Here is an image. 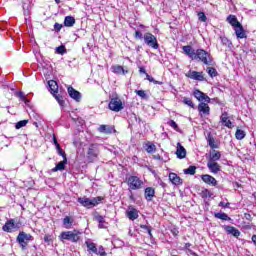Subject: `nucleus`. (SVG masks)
<instances>
[{"instance_id": "nucleus-1", "label": "nucleus", "mask_w": 256, "mask_h": 256, "mask_svg": "<svg viewBox=\"0 0 256 256\" xmlns=\"http://www.w3.org/2000/svg\"><path fill=\"white\" fill-rule=\"evenodd\" d=\"M182 51L189 57V59H192V61H199L200 63H203V65L208 66L213 65V56L203 49H197L195 51L191 45H186L182 47Z\"/></svg>"}, {"instance_id": "nucleus-2", "label": "nucleus", "mask_w": 256, "mask_h": 256, "mask_svg": "<svg viewBox=\"0 0 256 256\" xmlns=\"http://www.w3.org/2000/svg\"><path fill=\"white\" fill-rule=\"evenodd\" d=\"M58 237L62 243H65V241H70V243H79V240L81 239V231L77 229L72 231H63Z\"/></svg>"}, {"instance_id": "nucleus-3", "label": "nucleus", "mask_w": 256, "mask_h": 256, "mask_svg": "<svg viewBox=\"0 0 256 256\" xmlns=\"http://www.w3.org/2000/svg\"><path fill=\"white\" fill-rule=\"evenodd\" d=\"M77 201L82 205V207H86V209H93V207H97L103 201V197L98 196L94 198H87V197H79Z\"/></svg>"}, {"instance_id": "nucleus-4", "label": "nucleus", "mask_w": 256, "mask_h": 256, "mask_svg": "<svg viewBox=\"0 0 256 256\" xmlns=\"http://www.w3.org/2000/svg\"><path fill=\"white\" fill-rule=\"evenodd\" d=\"M99 146L97 144H91L86 152L88 163H95L99 159Z\"/></svg>"}, {"instance_id": "nucleus-5", "label": "nucleus", "mask_w": 256, "mask_h": 256, "mask_svg": "<svg viewBox=\"0 0 256 256\" xmlns=\"http://www.w3.org/2000/svg\"><path fill=\"white\" fill-rule=\"evenodd\" d=\"M129 191H137L143 187V181L137 176H129L126 179Z\"/></svg>"}, {"instance_id": "nucleus-6", "label": "nucleus", "mask_w": 256, "mask_h": 256, "mask_svg": "<svg viewBox=\"0 0 256 256\" xmlns=\"http://www.w3.org/2000/svg\"><path fill=\"white\" fill-rule=\"evenodd\" d=\"M16 241L20 245L22 251H25L27 245H29V241H33V236L22 231L18 234Z\"/></svg>"}, {"instance_id": "nucleus-7", "label": "nucleus", "mask_w": 256, "mask_h": 256, "mask_svg": "<svg viewBox=\"0 0 256 256\" xmlns=\"http://www.w3.org/2000/svg\"><path fill=\"white\" fill-rule=\"evenodd\" d=\"M108 109H110V111H114V113H119V111H123V109H125V106L123 105V101H121L118 96H115L110 98Z\"/></svg>"}, {"instance_id": "nucleus-8", "label": "nucleus", "mask_w": 256, "mask_h": 256, "mask_svg": "<svg viewBox=\"0 0 256 256\" xmlns=\"http://www.w3.org/2000/svg\"><path fill=\"white\" fill-rule=\"evenodd\" d=\"M144 42L148 47H151L152 49H159V42H157V37L149 32L144 34Z\"/></svg>"}, {"instance_id": "nucleus-9", "label": "nucleus", "mask_w": 256, "mask_h": 256, "mask_svg": "<svg viewBox=\"0 0 256 256\" xmlns=\"http://www.w3.org/2000/svg\"><path fill=\"white\" fill-rule=\"evenodd\" d=\"M198 112H199V116L201 118L203 117H209V115H211V108L209 107V104H207V102H200L198 104Z\"/></svg>"}, {"instance_id": "nucleus-10", "label": "nucleus", "mask_w": 256, "mask_h": 256, "mask_svg": "<svg viewBox=\"0 0 256 256\" xmlns=\"http://www.w3.org/2000/svg\"><path fill=\"white\" fill-rule=\"evenodd\" d=\"M193 96L200 103H211V98L207 94H205L204 92H201V90H199V89L194 90Z\"/></svg>"}, {"instance_id": "nucleus-11", "label": "nucleus", "mask_w": 256, "mask_h": 256, "mask_svg": "<svg viewBox=\"0 0 256 256\" xmlns=\"http://www.w3.org/2000/svg\"><path fill=\"white\" fill-rule=\"evenodd\" d=\"M185 75L186 77H188V79H193L194 81H205V76L203 75V72L190 70Z\"/></svg>"}, {"instance_id": "nucleus-12", "label": "nucleus", "mask_w": 256, "mask_h": 256, "mask_svg": "<svg viewBox=\"0 0 256 256\" xmlns=\"http://www.w3.org/2000/svg\"><path fill=\"white\" fill-rule=\"evenodd\" d=\"M126 217L130 219V221H135V219H139V210L133 206H128V211H126Z\"/></svg>"}, {"instance_id": "nucleus-13", "label": "nucleus", "mask_w": 256, "mask_h": 256, "mask_svg": "<svg viewBox=\"0 0 256 256\" xmlns=\"http://www.w3.org/2000/svg\"><path fill=\"white\" fill-rule=\"evenodd\" d=\"M99 133H104V135H111L112 133H117L115 126L102 124L98 128Z\"/></svg>"}, {"instance_id": "nucleus-14", "label": "nucleus", "mask_w": 256, "mask_h": 256, "mask_svg": "<svg viewBox=\"0 0 256 256\" xmlns=\"http://www.w3.org/2000/svg\"><path fill=\"white\" fill-rule=\"evenodd\" d=\"M201 179L203 182L206 183V185H211V187H217V185H218L217 179H215V177H213L209 174L201 175Z\"/></svg>"}, {"instance_id": "nucleus-15", "label": "nucleus", "mask_w": 256, "mask_h": 256, "mask_svg": "<svg viewBox=\"0 0 256 256\" xmlns=\"http://www.w3.org/2000/svg\"><path fill=\"white\" fill-rule=\"evenodd\" d=\"M68 95L71 97V99H74V101H81V92L75 90L72 86L68 87Z\"/></svg>"}, {"instance_id": "nucleus-16", "label": "nucleus", "mask_w": 256, "mask_h": 256, "mask_svg": "<svg viewBox=\"0 0 256 256\" xmlns=\"http://www.w3.org/2000/svg\"><path fill=\"white\" fill-rule=\"evenodd\" d=\"M220 121L224 124V127H228V129H233V122L229 120V114L227 112H223L220 116Z\"/></svg>"}, {"instance_id": "nucleus-17", "label": "nucleus", "mask_w": 256, "mask_h": 256, "mask_svg": "<svg viewBox=\"0 0 256 256\" xmlns=\"http://www.w3.org/2000/svg\"><path fill=\"white\" fill-rule=\"evenodd\" d=\"M234 31L237 39H247V33H245L243 25L239 24L238 26L234 27Z\"/></svg>"}, {"instance_id": "nucleus-18", "label": "nucleus", "mask_w": 256, "mask_h": 256, "mask_svg": "<svg viewBox=\"0 0 256 256\" xmlns=\"http://www.w3.org/2000/svg\"><path fill=\"white\" fill-rule=\"evenodd\" d=\"M13 229H17L14 219L8 220L2 227V230L5 231L6 233H12Z\"/></svg>"}, {"instance_id": "nucleus-19", "label": "nucleus", "mask_w": 256, "mask_h": 256, "mask_svg": "<svg viewBox=\"0 0 256 256\" xmlns=\"http://www.w3.org/2000/svg\"><path fill=\"white\" fill-rule=\"evenodd\" d=\"M207 167L214 175H217L221 171V165L217 162H207Z\"/></svg>"}, {"instance_id": "nucleus-20", "label": "nucleus", "mask_w": 256, "mask_h": 256, "mask_svg": "<svg viewBox=\"0 0 256 256\" xmlns=\"http://www.w3.org/2000/svg\"><path fill=\"white\" fill-rule=\"evenodd\" d=\"M176 155L178 159H185V157H187V150H185V147L179 142L177 143Z\"/></svg>"}, {"instance_id": "nucleus-21", "label": "nucleus", "mask_w": 256, "mask_h": 256, "mask_svg": "<svg viewBox=\"0 0 256 256\" xmlns=\"http://www.w3.org/2000/svg\"><path fill=\"white\" fill-rule=\"evenodd\" d=\"M224 231H226L228 235H233V237H239L241 235L239 229L235 228L234 226L226 225L224 226Z\"/></svg>"}, {"instance_id": "nucleus-22", "label": "nucleus", "mask_w": 256, "mask_h": 256, "mask_svg": "<svg viewBox=\"0 0 256 256\" xmlns=\"http://www.w3.org/2000/svg\"><path fill=\"white\" fill-rule=\"evenodd\" d=\"M73 223H75V219L71 216H66L62 220V225L64 229H72L73 228Z\"/></svg>"}, {"instance_id": "nucleus-23", "label": "nucleus", "mask_w": 256, "mask_h": 256, "mask_svg": "<svg viewBox=\"0 0 256 256\" xmlns=\"http://www.w3.org/2000/svg\"><path fill=\"white\" fill-rule=\"evenodd\" d=\"M169 180L173 185H183V179H181V177H179V175H177L176 173H170Z\"/></svg>"}, {"instance_id": "nucleus-24", "label": "nucleus", "mask_w": 256, "mask_h": 256, "mask_svg": "<svg viewBox=\"0 0 256 256\" xmlns=\"http://www.w3.org/2000/svg\"><path fill=\"white\" fill-rule=\"evenodd\" d=\"M221 159V152L217 151V150H212L210 152V158L208 160V162H216L219 161Z\"/></svg>"}, {"instance_id": "nucleus-25", "label": "nucleus", "mask_w": 256, "mask_h": 256, "mask_svg": "<svg viewBox=\"0 0 256 256\" xmlns=\"http://www.w3.org/2000/svg\"><path fill=\"white\" fill-rule=\"evenodd\" d=\"M144 195H145V199L147 201H152L153 197H155V189H153L151 187L146 188Z\"/></svg>"}, {"instance_id": "nucleus-26", "label": "nucleus", "mask_w": 256, "mask_h": 256, "mask_svg": "<svg viewBox=\"0 0 256 256\" xmlns=\"http://www.w3.org/2000/svg\"><path fill=\"white\" fill-rule=\"evenodd\" d=\"M67 163V158H64L63 161H60L56 166L52 169V173H57V171H64L65 164Z\"/></svg>"}, {"instance_id": "nucleus-27", "label": "nucleus", "mask_w": 256, "mask_h": 256, "mask_svg": "<svg viewBox=\"0 0 256 256\" xmlns=\"http://www.w3.org/2000/svg\"><path fill=\"white\" fill-rule=\"evenodd\" d=\"M206 139H207V143L210 148L219 149V145L215 144V138L213 137V135L211 133H209L207 135Z\"/></svg>"}, {"instance_id": "nucleus-28", "label": "nucleus", "mask_w": 256, "mask_h": 256, "mask_svg": "<svg viewBox=\"0 0 256 256\" xmlns=\"http://www.w3.org/2000/svg\"><path fill=\"white\" fill-rule=\"evenodd\" d=\"M227 21L234 28L238 27V25H241L240 21L237 20V16H235V15H229L227 17Z\"/></svg>"}, {"instance_id": "nucleus-29", "label": "nucleus", "mask_w": 256, "mask_h": 256, "mask_svg": "<svg viewBox=\"0 0 256 256\" xmlns=\"http://www.w3.org/2000/svg\"><path fill=\"white\" fill-rule=\"evenodd\" d=\"M94 219L99 223L98 225L99 229H107V226H105V217L98 214L94 216Z\"/></svg>"}, {"instance_id": "nucleus-30", "label": "nucleus", "mask_w": 256, "mask_h": 256, "mask_svg": "<svg viewBox=\"0 0 256 256\" xmlns=\"http://www.w3.org/2000/svg\"><path fill=\"white\" fill-rule=\"evenodd\" d=\"M112 71L117 75H127V73H129V71L124 70L123 66H119V65L113 66Z\"/></svg>"}, {"instance_id": "nucleus-31", "label": "nucleus", "mask_w": 256, "mask_h": 256, "mask_svg": "<svg viewBox=\"0 0 256 256\" xmlns=\"http://www.w3.org/2000/svg\"><path fill=\"white\" fill-rule=\"evenodd\" d=\"M216 219H221L222 221H231V217L227 215L225 212H218L214 214Z\"/></svg>"}, {"instance_id": "nucleus-32", "label": "nucleus", "mask_w": 256, "mask_h": 256, "mask_svg": "<svg viewBox=\"0 0 256 256\" xmlns=\"http://www.w3.org/2000/svg\"><path fill=\"white\" fill-rule=\"evenodd\" d=\"M75 25V18L73 16H66L64 19L65 27H73Z\"/></svg>"}, {"instance_id": "nucleus-33", "label": "nucleus", "mask_w": 256, "mask_h": 256, "mask_svg": "<svg viewBox=\"0 0 256 256\" xmlns=\"http://www.w3.org/2000/svg\"><path fill=\"white\" fill-rule=\"evenodd\" d=\"M145 151L148 153H155V151H157V146L151 142H148L145 144Z\"/></svg>"}, {"instance_id": "nucleus-34", "label": "nucleus", "mask_w": 256, "mask_h": 256, "mask_svg": "<svg viewBox=\"0 0 256 256\" xmlns=\"http://www.w3.org/2000/svg\"><path fill=\"white\" fill-rule=\"evenodd\" d=\"M245 131L241 129H237L235 133V137L238 141H242V139H245Z\"/></svg>"}, {"instance_id": "nucleus-35", "label": "nucleus", "mask_w": 256, "mask_h": 256, "mask_svg": "<svg viewBox=\"0 0 256 256\" xmlns=\"http://www.w3.org/2000/svg\"><path fill=\"white\" fill-rule=\"evenodd\" d=\"M197 171L196 166H189L187 169H184V174L185 175H195Z\"/></svg>"}, {"instance_id": "nucleus-36", "label": "nucleus", "mask_w": 256, "mask_h": 256, "mask_svg": "<svg viewBox=\"0 0 256 256\" xmlns=\"http://www.w3.org/2000/svg\"><path fill=\"white\" fill-rule=\"evenodd\" d=\"M182 103H184V105H187L188 107H191V109H195V103H193V100H191V98L184 97Z\"/></svg>"}, {"instance_id": "nucleus-37", "label": "nucleus", "mask_w": 256, "mask_h": 256, "mask_svg": "<svg viewBox=\"0 0 256 256\" xmlns=\"http://www.w3.org/2000/svg\"><path fill=\"white\" fill-rule=\"evenodd\" d=\"M86 247L92 253H97V246L93 242L86 241Z\"/></svg>"}, {"instance_id": "nucleus-38", "label": "nucleus", "mask_w": 256, "mask_h": 256, "mask_svg": "<svg viewBox=\"0 0 256 256\" xmlns=\"http://www.w3.org/2000/svg\"><path fill=\"white\" fill-rule=\"evenodd\" d=\"M55 53L58 55H65V53H67V48H65V45H60L55 48Z\"/></svg>"}, {"instance_id": "nucleus-39", "label": "nucleus", "mask_w": 256, "mask_h": 256, "mask_svg": "<svg viewBox=\"0 0 256 256\" xmlns=\"http://www.w3.org/2000/svg\"><path fill=\"white\" fill-rule=\"evenodd\" d=\"M220 41H221L222 45H225L226 47H231L233 45L231 40H229V38H227L225 36H220Z\"/></svg>"}, {"instance_id": "nucleus-40", "label": "nucleus", "mask_w": 256, "mask_h": 256, "mask_svg": "<svg viewBox=\"0 0 256 256\" xmlns=\"http://www.w3.org/2000/svg\"><path fill=\"white\" fill-rule=\"evenodd\" d=\"M136 93V95H138V97L147 100L149 99V96L147 95V93L145 92V90H135L134 91Z\"/></svg>"}, {"instance_id": "nucleus-41", "label": "nucleus", "mask_w": 256, "mask_h": 256, "mask_svg": "<svg viewBox=\"0 0 256 256\" xmlns=\"http://www.w3.org/2000/svg\"><path fill=\"white\" fill-rule=\"evenodd\" d=\"M207 73L210 77H217V75H219V73L217 72V69H215L214 67H208L207 68Z\"/></svg>"}, {"instance_id": "nucleus-42", "label": "nucleus", "mask_w": 256, "mask_h": 256, "mask_svg": "<svg viewBox=\"0 0 256 256\" xmlns=\"http://www.w3.org/2000/svg\"><path fill=\"white\" fill-rule=\"evenodd\" d=\"M48 85H49L51 91H53L54 93H56L57 89H59V86H57V82L55 80H50L48 82Z\"/></svg>"}, {"instance_id": "nucleus-43", "label": "nucleus", "mask_w": 256, "mask_h": 256, "mask_svg": "<svg viewBox=\"0 0 256 256\" xmlns=\"http://www.w3.org/2000/svg\"><path fill=\"white\" fill-rule=\"evenodd\" d=\"M146 79L150 83H154V85H163V82L155 80V78H153V76H151L149 74H146Z\"/></svg>"}, {"instance_id": "nucleus-44", "label": "nucleus", "mask_w": 256, "mask_h": 256, "mask_svg": "<svg viewBox=\"0 0 256 256\" xmlns=\"http://www.w3.org/2000/svg\"><path fill=\"white\" fill-rule=\"evenodd\" d=\"M56 101L59 103L60 107H65V100L61 95H55Z\"/></svg>"}, {"instance_id": "nucleus-45", "label": "nucleus", "mask_w": 256, "mask_h": 256, "mask_svg": "<svg viewBox=\"0 0 256 256\" xmlns=\"http://www.w3.org/2000/svg\"><path fill=\"white\" fill-rule=\"evenodd\" d=\"M29 123V120H22L16 123L15 127L16 129H21L22 127H25Z\"/></svg>"}, {"instance_id": "nucleus-46", "label": "nucleus", "mask_w": 256, "mask_h": 256, "mask_svg": "<svg viewBox=\"0 0 256 256\" xmlns=\"http://www.w3.org/2000/svg\"><path fill=\"white\" fill-rule=\"evenodd\" d=\"M198 19L202 23H205L207 21V16L205 15V12H199L198 13Z\"/></svg>"}, {"instance_id": "nucleus-47", "label": "nucleus", "mask_w": 256, "mask_h": 256, "mask_svg": "<svg viewBox=\"0 0 256 256\" xmlns=\"http://www.w3.org/2000/svg\"><path fill=\"white\" fill-rule=\"evenodd\" d=\"M168 125H170L172 129H175V131H179V125H177V122L175 120H170L168 122Z\"/></svg>"}, {"instance_id": "nucleus-48", "label": "nucleus", "mask_w": 256, "mask_h": 256, "mask_svg": "<svg viewBox=\"0 0 256 256\" xmlns=\"http://www.w3.org/2000/svg\"><path fill=\"white\" fill-rule=\"evenodd\" d=\"M140 229H147L146 231H147L149 237H153V234L151 233V231H152L151 226H147V225L142 224V225H140Z\"/></svg>"}, {"instance_id": "nucleus-49", "label": "nucleus", "mask_w": 256, "mask_h": 256, "mask_svg": "<svg viewBox=\"0 0 256 256\" xmlns=\"http://www.w3.org/2000/svg\"><path fill=\"white\" fill-rule=\"evenodd\" d=\"M17 96L25 103H29V100H27V98L25 97V93H23L22 91L18 92Z\"/></svg>"}, {"instance_id": "nucleus-50", "label": "nucleus", "mask_w": 256, "mask_h": 256, "mask_svg": "<svg viewBox=\"0 0 256 256\" xmlns=\"http://www.w3.org/2000/svg\"><path fill=\"white\" fill-rule=\"evenodd\" d=\"M61 29H63V24H59V23H55L54 24V30L59 33V31H61Z\"/></svg>"}, {"instance_id": "nucleus-51", "label": "nucleus", "mask_w": 256, "mask_h": 256, "mask_svg": "<svg viewBox=\"0 0 256 256\" xmlns=\"http://www.w3.org/2000/svg\"><path fill=\"white\" fill-rule=\"evenodd\" d=\"M58 155H60V157H63V159H67V154L63 151L62 148L57 150Z\"/></svg>"}, {"instance_id": "nucleus-52", "label": "nucleus", "mask_w": 256, "mask_h": 256, "mask_svg": "<svg viewBox=\"0 0 256 256\" xmlns=\"http://www.w3.org/2000/svg\"><path fill=\"white\" fill-rule=\"evenodd\" d=\"M230 205H231V203H229V202H227V203H225V202H220V203L218 204V207H223L224 209H229Z\"/></svg>"}, {"instance_id": "nucleus-53", "label": "nucleus", "mask_w": 256, "mask_h": 256, "mask_svg": "<svg viewBox=\"0 0 256 256\" xmlns=\"http://www.w3.org/2000/svg\"><path fill=\"white\" fill-rule=\"evenodd\" d=\"M135 39H144L143 33L141 31L137 30L134 35Z\"/></svg>"}, {"instance_id": "nucleus-54", "label": "nucleus", "mask_w": 256, "mask_h": 256, "mask_svg": "<svg viewBox=\"0 0 256 256\" xmlns=\"http://www.w3.org/2000/svg\"><path fill=\"white\" fill-rule=\"evenodd\" d=\"M244 219H246V221H253V216H251L250 213H245Z\"/></svg>"}, {"instance_id": "nucleus-55", "label": "nucleus", "mask_w": 256, "mask_h": 256, "mask_svg": "<svg viewBox=\"0 0 256 256\" xmlns=\"http://www.w3.org/2000/svg\"><path fill=\"white\" fill-rule=\"evenodd\" d=\"M139 74H140V75H142V74L148 75V74H147V71L145 70V67H144V66H140V67H139Z\"/></svg>"}, {"instance_id": "nucleus-56", "label": "nucleus", "mask_w": 256, "mask_h": 256, "mask_svg": "<svg viewBox=\"0 0 256 256\" xmlns=\"http://www.w3.org/2000/svg\"><path fill=\"white\" fill-rule=\"evenodd\" d=\"M153 159H156V161H163V157L159 154L153 155Z\"/></svg>"}, {"instance_id": "nucleus-57", "label": "nucleus", "mask_w": 256, "mask_h": 256, "mask_svg": "<svg viewBox=\"0 0 256 256\" xmlns=\"http://www.w3.org/2000/svg\"><path fill=\"white\" fill-rule=\"evenodd\" d=\"M44 241H45V243H50L51 242V236L45 235L44 236Z\"/></svg>"}, {"instance_id": "nucleus-58", "label": "nucleus", "mask_w": 256, "mask_h": 256, "mask_svg": "<svg viewBox=\"0 0 256 256\" xmlns=\"http://www.w3.org/2000/svg\"><path fill=\"white\" fill-rule=\"evenodd\" d=\"M130 201H135V196H133V192L130 190V195H129Z\"/></svg>"}, {"instance_id": "nucleus-59", "label": "nucleus", "mask_w": 256, "mask_h": 256, "mask_svg": "<svg viewBox=\"0 0 256 256\" xmlns=\"http://www.w3.org/2000/svg\"><path fill=\"white\" fill-rule=\"evenodd\" d=\"M53 143L54 145L59 144V142L57 141V137L55 135H53Z\"/></svg>"}, {"instance_id": "nucleus-60", "label": "nucleus", "mask_w": 256, "mask_h": 256, "mask_svg": "<svg viewBox=\"0 0 256 256\" xmlns=\"http://www.w3.org/2000/svg\"><path fill=\"white\" fill-rule=\"evenodd\" d=\"M160 185H161V187H163V189H165V187H167V184L163 181L160 182Z\"/></svg>"}, {"instance_id": "nucleus-61", "label": "nucleus", "mask_w": 256, "mask_h": 256, "mask_svg": "<svg viewBox=\"0 0 256 256\" xmlns=\"http://www.w3.org/2000/svg\"><path fill=\"white\" fill-rule=\"evenodd\" d=\"M252 242L254 243V245L256 246V235L252 236Z\"/></svg>"}, {"instance_id": "nucleus-62", "label": "nucleus", "mask_w": 256, "mask_h": 256, "mask_svg": "<svg viewBox=\"0 0 256 256\" xmlns=\"http://www.w3.org/2000/svg\"><path fill=\"white\" fill-rule=\"evenodd\" d=\"M55 147H56V151H58V149H61V144H55Z\"/></svg>"}, {"instance_id": "nucleus-63", "label": "nucleus", "mask_w": 256, "mask_h": 256, "mask_svg": "<svg viewBox=\"0 0 256 256\" xmlns=\"http://www.w3.org/2000/svg\"><path fill=\"white\" fill-rule=\"evenodd\" d=\"M142 48H143V47H141V46H136V51H137V53H139V51H141Z\"/></svg>"}, {"instance_id": "nucleus-64", "label": "nucleus", "mask_w": 256, "mask_h": 256, "mask_svg": "<svg viewBox=\"0 0 256 256\" xmlns=\"http://www.w3.org/2000/svg\"><path fill=\"white\" fill-rule=\"evenodd\" d=\"M189 247H191V243H186L185 244V249H189Z\"/></svg>"}]
</instances>
